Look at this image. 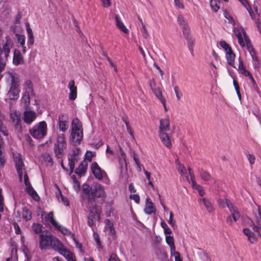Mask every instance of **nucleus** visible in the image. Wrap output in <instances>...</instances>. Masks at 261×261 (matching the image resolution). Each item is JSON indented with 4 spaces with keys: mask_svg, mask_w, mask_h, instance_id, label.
Returning a JSON list of instances; mask_svg holds the SVG:
<instances>
[{
    "mask_svg": "<svg viewBox=\"0 0 261 261\" xmlns=\"http://www.w3.org/2000/svg\"><path fill=\"white\" fill-rule=\"evenodd\" d=\"M82 190L85 194L84 198L87 201L86 207L89 211L88 224L92 226L96 216L99 220L101 213V207L96 204V198L105 197L106 193L103 187L98 183H94L92 187L84 184Z\"/></svg>",
    "mask_w": 261,
    "mask_h": 261,
    "instance_id": "obj_1",
    "label": "nucleus"
},
{
    "mask_svg": "<svg viewBox=\"0 0 261 261\" xmlns=\"http://www.w3.org/2000/svg\"><path fill=\"white\" fill-rule=\"evenodd\" d=\"M83 137V128L81 122L77 118L73 119L71 123V132L69 141L76 145L81 143Z\"/></svg>",
    "mask_w": 261,
    "mask_h": 261,
    "instance_id": "obj_2",
    "label": "nucleus"
},
{
    "mask_svg": "<svg viewBox=\"0 0 261 261\" xmlns=\"http://www.w3.org/2000/svg\"><path fill=\"white\" fill-rule=\"evenodd\" d=\"M177 22L182 29L184 38L187 41L189 49L192 55H193V48L195 40L191 35L190 28L184 17H178Z\"/></svg>",
    "mask_w": 261,
    "mask_h": 261,
    "instance_id": "obj_3",
    "label": "nucleus"
},
{
    "mask_svg": "<svg viewBox=\"0 0 261 261\" xmlns=\"http://www.w3.org/2000/svg\"><path fill=\"white\" fill-rule=\"evenodd\" d=\"M170 121L168 118L162 119L160 120L159 135L163 144L170 148L172 144L169 135L165 132L169 130L170 128Z\"/></svg>",
    "mask_w": 261,
    "mask_h": 261,
    "instance_id": "obj_4",
    "label": "nucleus"
},
{
    "mask_svg": "<svg viewBox=\"0 0 261 261\" xmlns=\"http://www.w3.org/2000/svg\"><path fill=\"white\" fill-rule=\"evenodd\" d=\"M47 124L45 121H41L34 125L29 130L31 136L35 139L43 138L46 135Z\"/></svg>",
    "mask_w": 261,
    "mask_h": 261,
    "instance_id": "obj_5",
    "label": "nucleus"
},
{
    "mask_svg": "<svg viewBox=\"0 0 261 261\" xmlns=\"http://www.w3.org/2000/svg\"><path fill=\"white\" fill-rule=\"evenodd\" d=\"M66 148V142L63 134L59 135L56 142L54 145V152L56 156L61 158L64 154V149Z\"/></svg>",
    "mask_w": 261,
    "mask_h": 261,
    "instance_id": "obj_6",
    "label": "nucleus"
},
{
    "mask_svg": "<svg viewBox=\"0 0 261 261\" xmlns=\"http://www.w3.org/2000/svg\"><path fill=\"white\" fill-rule=\"evenodd\" d=\"M39 247L41 250L50 248L54 236L51 234H40Z\"/></svg>",
    "mask_w": 261,
    "mask_h": 261,
    "instance_id": "obj_7",
    "label": "nucleus"
},
{
    "mask_svg": "<svg viewBox=\"0 0 261 261\" xmlns=\"http://www.w3.org/2000/svg\"><path fill=\"white\" fill-rule=\"evenodd\" d=\"M10 118L15 126V129L19 133L22 131V127L21 123V114L17 110H14L10 113Z\"/></svg>",
    "mask_w": 261,
    "mask_h": 261,
    "instance_id": "obj_8",
    "label": "nucleus"
},
{
    "mask_svg": "<svg viewBox=\"0 0 261 261\" xmlns=\"http://www.w3.org/2000/svg\"><path fill=\"white\" fill-rule=\"evenodd\" d=\"M91 169L95 177L98 180H102L103 175L106 174L105 171L102 170L98 164L95 162L92 163Z\"/></svg>",
    "mask_w": 261,
    "mask_h": 261,
    "instance_id": "obj_9",
    "label": "nucleus"
},
{
    "mask_svg": "<svg viewBox=\"0 0 261 261\" xmlns=\"http://www.w3.org/2000/svg\"><path fill=\"white\" fill-rule=\"evenodd\" d=\"M68 119L67 116L64 114H61L59 115L58 118V128L60 131L65 132L67 129Z\"/></svg>",
    "mask_w": 261,
    "mask_h": 261,
    "instance_id": "obj_10",
    "label": "nucleus"
},
{
    "mask_svg": "<svg viewBox=\"0 0 261 261\" xmlns=\"http://www.w3.org/2000/svg\"><path fill=\"white\" fill-rule=\"evenodd\" d=\"M36 113L32 111H25L23 113V119L27 124H31L36 118Z\"/></svg>",
    "mask_w": 261,
    "mask_h": 261,
    "instance_id": "obj_11",
    "label": "nucleus"
},
{
    "mask_svg": "<svg viewBox=\"0 0 261 261\" xmlns=\"http://www.w3.org/2000/svg\"><path fill=\"white\" fill-rule=\"evenodd\" d=\"M68 88L70 91L68 95L69 99L72 100H75L77 97V87L75 86L74 80L69 81Z\"/></svg>",
    "mask_w": 261,
    "mask_h": 261,
    "instance_id": "obj_12",
    "label": "nucleus"
},
{
    "mask_svg": "<svg viewBox=\"0 0 261 261\" xmlns=\"http://www.w3.org/2000/svg\"><path fill=\"white\" fill-rule=\"evenodd\" d=\"M226 205L229 208L234 221L236 222L240 217L237 208L227 199H226Z\"/></svg>",
    "mask_w": 261,
    "mask_h": 261,
    "instance_id": "obj_13",
    "label": "nucleus"
},
{
    "mask_svg": "<svg viewBox=\"0 0 261 261\" xmlns=\"http://www.w3.org/2000/svg\"><path fill=\"white\" fill-rule=\"evenodd\" d=\"M88 167V162L86 160L81 162L79 167L75 170V173L80 177L85 175Z\"/></svg>",
    "mask_w": 261,
    "mask_h": 261,
    "instance_id": "obj_14",
    "label": "nucleus"
},
{
    "mask_svg": "<svg viewBox=\"0 0 261 261\" xmlns=\"http://www.w3.org/2000/svg\"><path fill=\"white\" fill-rule=\"evenodd\" d=\"M145 214L150 215L156 212V208L154 206L153 203L149 198L146 199L145 207L144 208Z\"/></svg>",
    "mask_w": 261,
    "mask_h": 261,
    "instance_id": "obj_15",
    "label": "nucleus"
},
{
    "mask_svg": "<svg viewBox=\"0 0 261 261\" xmlns=\"http://www.w3.org/2000/svg\"><path fill=\"white\" fill-rule=\"evenodd\" d=\"M14 160L16 170H19V169L23 170L24 165L21 155L19 153L14 155Z\"/></svg>",
    "mask_w": 261,
    "mask_h": 261,
    "instance_id": "obj_16",
    "label": "nucleus"
},
{
    "mask_svg": "<svg viewBox=\"0 0 261 261\" xmlns=\"http://www.w3.org/2000/svg\"><path fill=\"white\" fill-rule=\"evenodd\" d=\"M63 248H64V247L61 242L57 238L54 236L50 248H52L56 251L60 252Z\"/></svg>",
    "mask_w": 261,
    "mask_h": 261,
    "instance_id": "obj_17",
    "label": "nucleus"
},
{
    "mask_svg": "<svg viewBox=\"0 0 261 261\" xmlns=\"http://www.w3.org/2000/svg\"><path fill=\"white\" fill-rule=\"evenodd\" d=\"M12 46V43L10 38L7 37L6 41L3 45V51L5 53V56L6 58L9 57V53L10 52V48Z\"/></svg>",
    "mask_w": 261,
    "mask_h": 261,
    "instance_id": "obj_18",
    "label": "nucleus"
},
{
    "mask_svg": "<svg viewBox=\"0 0 261 261\" xmlns=\"http://www.w3.org/2000/svg\"><path fill=\"white\" fill-rule=\"evenodd\" d=\"M198 171L201 178L205 181H211L213 179L211 174L207 171L203 169H199Z\"/></svg>",
    "mask_w": 261,
    "mask_h": 261,
    "instance_id": "obj_19",
    "label": "nucleus"
},
{
    "mask_svg": "<svg viewBox=\"0 0 261 261\" xmlns=\"http://www.w3.org/2000/svg\"><path fill=\"white\" fill-rule=\"evenodd\" d=\"M243 232L245 235L248 237V240L251 243H254L257 241V238L255 234L251 232L249 228H244Z\"/></svg>",
    "mask_w": 261,
    "mask_h": 261,
    "instance_id": "obj_20",
    "label": "nucleus"
},
{
    "mask_svg": "<svg viewBox=\"0 0 261 261\" xmlns=\"http://www.w3.org/2000/svg\"><path fill=\"white\" fill-rule=\"evenodd\" d=\"M116 24L117 28L125 34H128L129 32L128 29L124 25V23L120 20V17H115Z\"/></svg>",
    "mask_w": 261,
    "mask_h": 261,
    "instance_id": "obj_21",
    "label": "nucleus"
},
{
    "mask_svg": "<svg viewBox=\"0 0 261 261\" xmlns=\"http://www.w3.org/2000/svg\"><path fill=\"white\" fill-rule=\"evenodd\" d=\"M26 192L32 197V198L35 201H38L39 199V197L37 192L34 190L31 185H29L26 187Z\"/></svg>",
    "mask_w": 261,
    "mask_h": 261,
    "instance_id": "obj_22",
    "label": "nucleus"
},
{
    "mask_svg": "<svg viewBox=\"0 0 261 261\" xmlns=\"http://www.w3.org/2000/svg\"><path fill=\"white\" fill-rule=\"evenodd\" d=\"M199 202L202 201L204 205L206 208V210L208 213H212L213 212L214 208L213 207V204L209 199H207L205 198H203L199 200Z\"/></svg>",
    "mask_w": 261,
    "mask_h": 261,
    "instance_id": "obj_23",
    "label": "nucleus"
},
{
    "mask_svg": "<svg viewBox=\"0 0 261 261\" xmlns=\"http://www.w3.org/2000/svg\"><path fill=\"white\" fill-rule=\"evenodd\" d=\"M19 89H10L8 93V97L11 100H17L19 97Z\"/></svg>",
    "mask_w": 261,
    "mask_h": 261,
    "instance_id": "obj_24",
    "label": "nucleus"
},
{
    "mask_svg": "<svg viewBox=\"0 0 261 261\" xmlns=\"http://www.w3.org/2000/svg\"><path fill=\"white\" fill-rule=\"evenodd\" d=\"M235 54L232 50L226 53V58L227 60V63L232 67H234V59Z\"/></svg>",
    "mask_w": 261,
    "mask_h": 261,
    "instance_id": "obj_25",
    "label": "nucleus"
},
{
    "mask_svg": "<svg viewBox=\"0 0 261 261\" xmlns=\"http://www.w3.org/2000/svg\"><path fill=\"white\" fill-rule=\"evenodd\" d=\"M233 32L235 34V35L237 37L238 39V42L239 44L243 47H245V43L244 42L243 38L242 36L241 32L240 31V30L237 28H234L233 29Z\"/></svg>",
    "mask_w": 261,
    "mask_h": 261,
    "instance_id": "obj_26",
    "label": "nucleus"
},
{
    "mask_svg": "<svg viewBox=\"0 0 261 261\" xmlns=\"http://www.w3.org/2000/svg\"><path fill=\"white\" fill-rule=\"evenodd\" d=\"M241 4L245 8V9L248 11L250 16H253L254 14L253 13V11L252 9L251 8L250 5H249L248 0H238Z\"/></svg>",
    "mask_w": 261,
    "mask_h": 261,
    "instance_id": "obj_27",
    "label": "nucleus"
},
{
    "mask_svg": "<svg viewBox=\"0 0 261 261\" xmlns=\"http://www.w3.org/2000/svg\"><path fill=\"white\" fill-rule=\"evenodd\" d=\"M43 226L39 223H33L32 226V230L36 234H43L42 233Z\"/></svg>",
    "mask_w": 261,
    "mask_h": 261,
    "instance_id": "obj_28",
    "label": "nucleus"
},
{
    "mask_svg": "<svg viewBox=\"0 0 261 261\" xmlns=\"http://www.w3.org/2000/svg\"><path fill=\"white\" fill-rule=\"evenodd\" d=\"M22 60V56L20 51L18 50L15 49L14 51L13 62L15 65L20 64Z\"/></svg>",
    "mask_w": 261,
    "mask_h": 261,
    "instance_id": "obj_29",
    "label": "nucleus"
},
{
    "mask_svg": "<svg viewBox=\"0 0 261 261\" xmlns=\"http://www.w3.org/2000/svg\"><path fill=\"white\" fill-rule=\"evenodd\" d=\"M29 93L30 92L28 91H25L21 98L22 102L23 103L24 106L26 107H28L30 103V97Z\"/></svg>",
    "mask_w": 261,
    "mask_h": 261,
    "instance_id": "obj_30",
    "label": "nucleus"
},
{
    "mask_svg": "<svg viewBox=\"0 0 261 261\" xmlns=\"http://www.w3.org/2000/svg\"><path fill=\"white\" fill-rule=\"evenodd\" d=\"M210 6L212 10L214 12H217L220 9V0H211L210 1Z\"/></svg>",
    "mask_w": 261,
    "mask_h": 261,
    "instance_id": "obj_31",
    "label": "nucleus"
},
{
    "mask_svg": "<svg viewBox=\"0 0 261 261\" xmlns=\"http://www.w3.org/2000/svg\"><path fill=\"white\" fill-rule=\"evenodd\" d=\"M22 218L26 221H28L32 218V213L26 207H24L22 209Z\"/></svg>",
    "mask_w": 261,
    "mask_h": 261,
    "instance_id": "obj_32",
    "label": "nucleus"
},
{
    "mask_svg": "<svg viewBox=\"0 0 261 261\" xmlns=\"http://www.w3.org/2000/svg\"><path fill=\"white\" fill-rule=\"evenodd\" d=\"M166 242L170 247L171 252L175 250L173 237L170 236H166Z\"/></svg>",
    "mask_w": 261,
    "mask_h": 261,
    "instance_id": "obj_33",
    "label": "nucleus"
},
{
    "mask_svg": "<svg viewBox=\"0 0 261 261\" xmlns=\"http://www.w3.org/2000/svg\"><path fill=\"white\" fill-rule=\"evenodd\" d=\"M59 252L61 254L65 256L67 260H69L73 257V254L64 248H63Z\"/></svg>",
    "mask_w": 261,
    "mask_h": 261,
    "instance_id": "obj_34",
    "label": "nucleus"
},
{
    "mask_svg": "<svg viewBox=\"0 0 261 261\" xmlns=\"http://www.w3.org/2000/svg\"><path fill=\"white\" fill-rule=\"evenodd\" d=\"M152 91L160 101H161L162 99H165L163 96L162 91L160 88H153Z\"/></svg>",
    "mask_w": 261,
    "mask_h": 261,
    "instance_id": "obj_35",
    "label": "nucleus"
},
{
    "mask_svg": "<svg viewBox=\"0 0 261 261\" xmlns=\"http://www.w3.org/2000/svg\"><path fill=\"white\" fill-rule=\"evenodd\" d=\"M220 45L225 50L226 53L228 51H231L232 49L229 45L225 41H221L220 42Z\"/></svg>",
    "mask_w": 261,
    "mask_h": 261,
    "instance_id": "obj_36",
    "label": "nucleus"
},
{
    "mask_svg": "<svg viewBox=\"0 0 261 261\" xmlns=\"http://www.w3.org/2000/svg\"><path fill=\"white\" fill-rule=\"evenodd\" d=\"M58 228L60 231H61L64 234H71L73 237H74V234L72 233L70 231H69L67 228L65 227H63L61 225L58 224V226L57 227Z\"/></svg>",
    "mask_w": 261,
    "mask_h": 261,
    "instance_id": "obj_37",
    "label": "nucleus"
},
{
    "mask_svg": "<svg viewBox=\"0 0 261 261\" xmlns=\"http://www.w3.org/2000/svg\"><path fill=\"white\" fill-rule=\"evenodd\" d=\"M48 219L49 220L50 222L55 227L58 226V223L56 221L54 218V215L53 212H49L48 214Z\"/></svg>",
    "mask_w": 261,
    "mask_h": 261,
    "instance_id": "obj_38",
    "label": "nucleus"
},
{
    "mask_svg": "<svg viewBox=\"0 0 261 261\" xmlns=\"http://www.w3.org/2000/svg\"><path fill=\"white\" fill-rule=\"evenodd\" d=\"M6 160L5 159V153L4 150L0 151V165L1 167L5 166Z\"/></svg>",
    "mask_w": 261,
    "mask_h": 261,
    "instance_id": "obj_39",
    "label": "nucleus"
},
{
    "mask_svg": "<svg viewBox=\"0 0 261 261\" xmlns=\"http://www.w3.org/2000/svg\"><path fill=\"white\" fill-rule=\"evenodd\" d=\"M17 37L18 42L20 44L21 46H23L25 44V36L24 35H19L17 33L15 34Z\"/></svg>",
    "mask_w": 261,
    "mask_h": 261,
    "instance_id": "obj_40",
    "label": "nucleus"
},
{
    "mask_svg": "<svg viewBox=\"0 0 261 261\" xmlns=\"http://www.w3.org/2000/svg\"><path fill=\"white\" fill-rule=\"evenodd\" d=\"M176 164L177 165V170L181 174H183L184 173V170H185V168L184 165L180 164L178 160H177L176 161Z\"/></svg>",
    "mask_w": 261,
    "mask_h": 261,
    "instance_id": "obj_41",
    "label": "nucleus"
},
{
    "mask_svg": "<svg viewBox=\"0 0 261 261\" xmlns=\"http://www.w3.org/2000/svg\"><path fill=\"white\" fill-rule=\"evenodd\" d=\"M25 86L29 90V92L33 93V85L31 80H27L25 82Z\"/></svg>",
    "mask_w": 261,
    "mask_h": 261,
    "instance_id": "obj_42",
    "label": "nucleus"
},
{
    "mask_svg": "<svg viewBox=\"0 0 261 261\" xmlns=\"http://www.w3.org/2000/svg\"><path fill=\"white\" fill-rule=\"evenodd\" d=\"M43 156L45 162L50 163L51 165L53 164V159L48 153H45Z\"/></svg>",
    "mask_w": 261,
    "mask_h": 261,
    "instance_id": "obj_43",
    "label": "nucleus"
},
{
    "mask_svg": "<svg viewBox=\"0 0 261 261\" xmlns=\"http://www.w3.org/2000/svg\"><path fill=\"white\" fill-rule=\"evenodd\" d=\"M28 44L29 45H32L34 43V38L33 35V33H28Z\"/></svg>",
    "mask_w": 261,
    "mask_h": 261,
    "instance_id": "obj_44",
    "label": "nucleus"
},
{
    "mask_svg": "<svg viewBox=\"0 0 261 261\" xmlns=\"http://www.w3.org/2000/svg\"><path fill=\"white\" fill-rule=\"evenodd\" d=\"M241 30L243 32L244 38V43H246V45H247L249 43H251V42L249 38V37L247 36L246 33L245 32L244 29L243 28H241Z\"/></svg>",
    "mask_w": 261,
    "mask_h": 261,
    "instance_id": "obj_45",
    "label": "nucleus"
},
{
    "mask_svg": "<svg viewBox=\"0 0 261 261\" xmlns=\"http://www.w3.org/2000/svg\"><path fill=\"white\" fill-rule=\"evenodd\" d=\"M19 84L17 81H16L14 76H12V83L10 89H18Z\"/></svg>",
    "mask_w": 261,
    "mask_h": 261,
    "instance_id": "obj_46",
    "label": "nucleus"
},
{
    "mask_svg": "<svg viewBox=\"0 0 261 261\" xmlns=\"http://www.w3.org/2000/svg\"><path fill=\"white\" fill-rule=\"evenodd\" d=\"M94 155V154L92 151H88L85 154V159L84 160H88L89 162H91Z\"/></svg>",
    "mask_w": 261,
    "mask_h": 261,
    "instance_id": "obj_47",
    "label": "nucleus"
},
{
    "mask_svg": "<svg viewBox=\"0 0 261 261\" xmlns=\"http://www.w3.org/2000/svg\"><path fill=\"white\" fill-rule=\"evenodd\" d=\"M133 159L137 165L138 167L140 169V163L138 154L136 153L135 151L133 152Z\"/></svg>",
    "mask_w": 261,
    "mask_h": 261,
    "instance_id": "obj_48",
    "label": "nucleus"
},
{
    "mask_svg": "<svg viewBox=\"0 0 261 261\" xmlns=\"http://www.w3.org/2000/svg\"><path fill=\"white\" fill-rule=\"evenodd\" d=\"M226 20H225V23L230 24L232 27H234L236 22L233 17H226Z\"/></svg>",
    "mask_w": 261,
    "mask_h": 261,
    "instance_id": "obj_49",
    "label": "nucleus"
},
{
    "mask_svg": "<svg viewBox=\"0 0 261 261\" xmlns=\"http://www.w3.org/2000/svg\"><path fill=\"white\" fill-rule=\"evenodd\" d=\"M258 4L257 2H256L255 1H254V4L253 5V8L254 10L255 11V14L258 15V16H260V12L258 8Z\"/></svg>",
    "mask_w": 261,
    "mask_h": 261,
    "instance_id": "obj_50",
    "label": "nucleus"
},
{
    "mask_svg": "<svg viewBox=\"0 0 261 261\" xmlns=\"http://www.w3.org/2000/svg\"><path fill=\"white\" fill-rule=\"evenodd\" d=\"M251 223H252V229L256 232L259 236H261V233L260 232V228L258 226L255 225L254 223L251 221Z\"/></svg>",
    "mask_w": 261,
    "mask_h": 261,
    "instance_id": "obj_51",
    "label": "nucleus"
},
{
    "mask_svg": "<svg viewBox=\"0 0 261 261\" xmlns=\"http://www.w3.org/2000/svg\"><path fill=\"white\" fill-rule=\"evenodd\" d=\"M75 162L69 160V166L70 168L69 175H70L74 171Z\"/></svg>",
    "mask_w": 261,
    "mask_h": 261,
    "instance_id": "obj_52",
    "label": "nucleus"
},
{
    "mask_svg": "<svg viewBox=\"0 0 261 261\" xmlns=\"http://www.w3.org/2000/svg\"><path fill=\"white\" fill-rule=\"evenodd\" d=\"M129 198L130 199L134 200L136 203H139L140 201V197L138 194L131 195Z\"/></svg>",
    "mask_w": 261,
    "mask_h": 261,
    "instance_id": "obj_53",
    "label": "nucleus"
},
{
    "mask_svg": "<svg viewBox=\"0 0 261 261\" xmlns=\"http://www.w3.org/2000/svg\"><path fill=\"white\" fill-rule=\"evenodd\" d=\"M173 213L170 212V216H169V219L168 220V223L172 226H174L175 224V221L173 219Z\"/></svg>",
    "mask_w": 261,
    "mask_h": 261,
    "instance_id": "obj_54",
    "label": "nucleus"
},
{
    "mask_svg": "<svg viewBox=\"0 0 261 261\" xmlns=\"http://www.w3.org/2000/svg\"><path fill=\"white\" fill-rule=\"evenodd\" d=\"M246 45L250 54L255 53V50L251 43Z\"/></svg>",
    "mask_w": 261,
    "mask_h": 261,
    "instance_id": "obj_55",
    "label": "nucleus"
},
{
    "mask_svg": "<svg viewBox=\"0 0 261 261\" xmlns=\"http://www.w3.org/2000/svg\"><path fill=\"white\" fill-rule=\"evenodd\" d=\"M174 251L173 255L175 258V261H182V260L180 258V255L179 252L175 251V250Z\"/></svg>",
    "mask_w": 261,
    "mask_h": 261,
    "instance_id": "obj_56",
    "label": "nucleus"
},
{
    "mask_svg": "<svg viewBox=\"0 0 261 261\" xmlns=\"http://www.w3.org/2000/svg\"><path fill=\"white\" fill-rule=\"evenodd\" d=\"M174 2L175 5L178 7L179 8L183 9L184 8V6L183 4L180 2V0H174Z\"/></svg>",
    "mask_w": 261,
    "mask_h": 261,
    "instance_id": "obj_57",
    "label": "nucleus"
},
{
    "mask_svg": "<svg viewBox=\"0 0 261 261\" xmlns=\"http://www.w3.org/2000/svg\"><path fill=\"white\" fill-rule=\"evenodd\" d=\"M174 90L175 93L176 94V96L177 100H180L181 96V94H180L178 92V87L177 86L174 87Z\"/></svg>",
    "mask_w": 261,
    "mask_h": 261,
    "instance_id": "obj_58",
    "label": "nucleus"
},
{
    "mask_svg": "<svg viewBox=\"0 0 261 261\" xmlns=\"http://www.w3.org/2000/svg\"><path fill=\"white\" fill-rule=\"evenodd\" d=\"M60 195H61V201H62V202L64 203V204L65 205H69V201H68V199L66 197H64L62 195L61 192H60Z\"/></svg>",
    "mask_w": 261,
    "mask_h": 261,
    "instance_id": "obj_59",
    "label": "nucleus"
},
{
    "mask_svg": "<svg viewBox=\"0 0 261 261\" xmlns=\"http://www.w3.org/2000/svg\"><path fill=\"white\" fill-rule=\"evenodd\" d=\"M109 261H119V259L115 254L113 253L110 255Z\"/></svg>",
    "mask_w": 261,
    "mask_h": 261,
    "instance_id": "obj_60",
    "label": "nucleus"
},
{
    "mask_svg": "<svg viewBox=\"0 0 261 261\" xmlns=\"http://www.w3.org/2000/svg\"><path fill=\"white\" fill-rule=\"evenodd\" d=\"M73 182V188L76 191H79L80 189V184L78 180L74 181Z\"/></svg>",
    "mask_w": 261,
    "mask_h": 261,
    "instance_id": "obj_61",
    "label": "nucleus"
},
{
    "mask_svg": "<svg viewBox=\"0 0 261 261\" xmlns=\"http://www.w3.org/2000/svg\"><path fill=\"white\" fill-rule=\"evenodd\" d=\"M24 182L26 186V187L29 185H31L29 181V177L27 173H25L24 174Z\"/></svg>",
    "mask_w": 261,
    "mask_h": 261,
    "instance_id": "obj_62",
    "label": "nucleus"
},
{
    "mask_svg": "<svg viewBox=\"0 0 261 261\" xmlns=\"http://www.w3.org/2000/svg\"><path fill=\"white\" fill-rule=\"evenodd\" d=\"M233 221H234L233 218L230 214V215L228 216L226 218V222L230 225H232Z\"/></svg>",
    "mask_w": 261,
    "mask_h": 261,
    "instance_id": "obj_63",
    "label": "nucleus"
},
{
    "mask_svg": "<svg viewBox=\"0 0 261 261\" xmlns=\"http://www.w3.org/2000/svg\"><path fill=\"white\" fill-rule=\"evenodd\" d=\"M256 26L261 34V22L260 21L259 19H257L255 21Z\"/></svg>",
    "mask_w": 261,
    "mask_h": 261,
    "instance_id": "obj_64",
    "label": "nucleus"
}]
</instances>
